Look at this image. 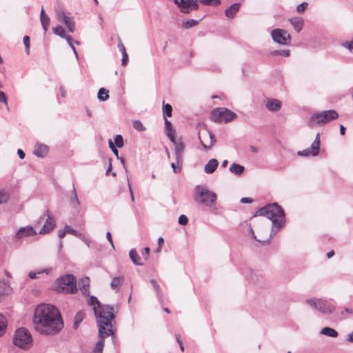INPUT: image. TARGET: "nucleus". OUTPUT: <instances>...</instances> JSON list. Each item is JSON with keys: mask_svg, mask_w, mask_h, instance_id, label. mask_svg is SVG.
<instances>
[{"mask_svg": "<svg viewBox=\"0 0 353 353\" xmlns=\"http://www.w3.org/2000/svg\"><path fill=\"white\" fill-rule=\"evenodd\" d=\"M40 21H41L42 28L44 30V32L46 33L48 31V27L50 26V17L48 16L46 17L41 19Z\"/></svg>", "mask_w": 353, "mask_h": 353, "instance_id": "40", "label": "nucleus"}, {"mask_svg": "<svg viewBox=\"0 0 353 353\" xmlns=\"http://www.w3.org/2000/svg\"><path fill=\"white\" fill-rule=\"evenodd\" d=\"M114 141L117 148H121L123 146V139L121 135H120V134L116 135L114 139Z\"/></svg>", "mask_w": 353, "mask_h": 353, "instance_id": "42", "label": "nucleus"}, {"mask_svg": "<svg viewBox=\"0 0 353 353\" xmlns=\"http://www.w3.org/2000/svg\"><path fill=\"white\" fill-rule=\"evenodd\" d=\"M306 303L324 314H332L335 310V306L326 300L312 298L307 299Z\"/></svg>", "mask_w": 353, "mask_h": 353, "instance_id": "9", "label": "nucleus"}, {"mask_svg": "<svg viewBox=\"0 0 353 353\" xmlns=\"http://www.w3.org/2000/svg\"><path fill=\"white\" fill-rule=\"evenodd\" d=\"M320 333L321 334H323V335H325V336H330V337H333V338H336V337L338 336L337 331L335 330L334 329H333L332 327H323L321 330Z\"/></svg>", "mask_w": 353, "mask_h": 353, "instance_id": "30", "label": "nucleus"}, {"mask_svg": "<svg viewBox=\"0 0 353 353\" xmlns=\"http://www.w3.org/2000/svg\"><path fill=\"white\" fill-rule=\"evenodd\" d=\"M0 101L5 105H8L7 97L3 91H0Z\"/></svg>", "mask_w": 353, "mask_h": 353, "instance_id": "56", "label": "nucleus"}, {"mask_svg": "<svg viewBox=\"0 0 353 353\" xmlns=\"http://www.w3.org/2000/svg\"><path fill=\"white\" fill-rule=\"evenodd\" d=\"M58 18L61 19L62 21L67 19L69 17L66 15V14L63 11H60L57 13Z\"/></svg>", "mask_w": 353, "mask_h": 353, "instance_id": "60", "label": "nucleus"}, {"mask_svg": "<svg viewBox=\"0 0 353 353\" xmlns=\"http://www.w3.org/2000/svg\"><path fill=\"white\" fill-rule=\"evenodd\" d=\"M273 41L283 46H288L291 42V36L287 30L283 29H274L271 32Z\"/></svg>", "mask_w": 353, "mask_h": 353, "instance_id": "10", "label": "nucleus"}, {"mask_svg": "<svg viewBox=\"0 0 353 353\" xmlns=\"http://www.w3.org/2000/svg\"><path fill=\"white\" fill-rule=\"evenodd\" d=\"M23 44L26 48V52L27 54H30V39L28 36H25L23 39Z\"/></svg>", "mask_w": 353, "mask_h": 353, "instance_id": "45", "label": "nucleus"}, {"mask_svg": "<svg viewBox=\"0 0 353 353\" xmlns=\"http://www.w3.org/2000/svg\"><path fill=\"white\" fill-rule=\"evenodd\" d=\"M236 117V114L227 108H216L210 113V119L217 123H228Z\"/></svg>", "mask_w": 353, "mask_h": 353, "instance_id": "7", "label": "nucleus"}, {"mask_svg": "<svg viewBox=\"0 0 353 353\" xmlns=\"http://www.w3.org/2000/svg\"><path fill=\"white\" fill-rule=\"evenodd\" d=\"M52 32L55 35L59 36L61 38L65 39V40L68 37H70V35L65 34L64 28L60 25L54 27L52 28Z\"/></svg>", "mask_w": 353, "mask_h": 353, "instance_id": "29", "label": "nucleus"}, {"mask_svg": "<svg viewBox=\"0 0 353 353\" xmlns=\"http://www.w3.org/2000/svg\"><path fill=\"white\" fill-rule=\"evenodd\" d=\"M194 199L205 206L212 207L215 204L217 196L216 193L209 190L207 188L197 185L195 187Z\"/></svg>", "mask_w": 353, "mask_h": 353, "instance_id": "5", "label": "nucleus"}, {"mask_svg": "<svg viewBox=\"0 0 353 353\" xmlns=\"http://www.w3.org/2000/svg\"><path fill=\"white\" fill-rule=\"evenodd\" d=\"M272 56H281L288 57L290 54V50H276L271 52Z\"/></svg>", "mask_w": 353, "mask_h": 353, "instance_id": "38", "label": "nucleus"}, {"mask_svg": "<svg viewBox=\"0 0 353 353\" xmlns=\"http://www.w3.org/2000/svg\"><path fill=\"white\" fill-rule=\"evenodd\" d=\"M8 322L6 318L0 314V337L2 336L6 331Z\"/></svg>", "mask_w": 353, "mask_h": 353, "instance_id": "34", "label": "nucleus"}, {"mask_svg": "<svg viewBox=\"0 0 353 353\" xmlns=\"http://www.w3.org/2000/svg\"><path fill=\"white\" fill-rule=\"evenodd\" d=\"M88 303L93 306V311L99 327V336H112L114 331L112 321L115 319L113 306L101 304L96 296L90 295Z\"/></svg>", "mask_w": 353, "mask_h": 353, "instance_id": "2", "label": "nucleus"}, {"mask_svg": "<svg viewBox=\"0 0 353 353\" xmlns=\"http://www.w3.org/2000/svg\"><path fill=\"white\" fill-rule=\"evenodd\" d=\"M105 336H104L103 337H100L99 336V337L100 338V340L96 343L92 353H102L103 346H104V341L103 339Z\"/></svg>", "mask_w": 353, "mask_h": 353, "instance_id": "36", "label": "nucleus"}, {"mask_svg": "<svg viewBox=\"0 0 353 353\" xmlns=\"http://www.w3.org/2000/svg\"><path fill=\"white\" fill-rule=\"evenodd\" d=\"M82 293L85 296H89L90 290H89V283L88 280L87 281V283H83L82 286L80 288Z\"/></svg>", "mask_w": 353, "mask_h": 353, "instance_id": "49", "label": "nucleus"}, {"mask_svg": "<svg viewBox=\"0 0 353 353\" xmlns=\"http://www.w3.org/2000/svg\"><path fill=\"white\" fill-rule=\"evenodd\" d=\"M109 147L111 148L112 151L117 157V158H119V156H118L119 152H118L117 149L114 147V145L111 140H109Z\"/></svg>", "mask_w": 353, "mask_h": 353, "instance_id": "58", "label": "nucleus"}, {"mask_svg": "<svg viewBox=\"0 0 353 353\" xmlns=\"http://www.w3.org/2000/svg\"><path fill=\"white\" fill-rule=\"evenodd\" d=\"M178 222H179V223L180 225H186L188 223V217L185 215L181 214L179 217Z\"/></svg>", "mask_w": 353, "mask_h": 353, "instance_id": "50", "label": "nucleus"}, {"mask_svg": "<svg viewBox=\"0 0 353 353\" xmlns=\"http://www.w3.org/2000/svg\"><path fill=\"white\" fill-rule=\"evenodd\" d=\"M32 323L35 330L46 336L55 335L63 327L59 310L51 304L38 305L34 310Z\"/></svg>", "mask_w": 353, "mask_h": 353, "instance_id": "1", "label": "nucleus"}, {"mask_svg": "<svg viewBox=\"0 0 353 353\" xmlns=\"http://www.w3.org/2000/svg\"><path fill=\"white\" fill-rule=\"evenodd\" d=\"M174 145V154L176 156V163L178 165L182 166L183 164V154L185 148L184 143L181 141V139H176L171 141Z\"/></svg>", "mask_w": 353, "mask_h": 353, "instance_id": "13", "label": "nucleus"}, {"mask_svg": "<svg viewBox=\"0 0 353 353\" xmlns=\"http://www.w3.org/2000/svg\"><path fill=\"white\" fill-rule=\"evenodd\" d=\"M346 340L350 343H353V332H352L347 336Z\"/></svg>", "mask_w": 353, "mask_h": 353, "instance_id": "64", "label": "nucleus"}, {"mask_svg": "<svg viewBox=\"0 0 353 353\" xmlns=\"http://www.w3.org/2000/svg\"><path fill=\"white\" fill-rule=\"evenodd\" d=\"M132 125L133 128L137 131L143 132L145 130V128L140 121H134Z\"/></svg>", "mask_w": 353, "mask_h": 353, "instance_id": "41", "label": "nucleus"}, {"mask_svg": "<svg viewBox=\"0 0 353 353\" xmlns=\"http://www.w3.org/2000/svg\"><path fill=\"white\" fill-rule=\"evenodd\" d=\"M77 238L83 241L88 247H90L91 241L86 238L82 233H81V236H79Z\"/></svg>", "mask_w": 353, "mask_h": 353, "instance_id": "54", "label": "nucleus"}, {"mask_svg": "<svg viewBox=\"0 0 353 353\" xmlns=\"http://www.w3.org/2000/svg\"><path fill=\"white\" fill-rule=\"evenodd\" d=\"M229 170L232 173L239 176L243 173V172L245 170V168H244V166H243L240 164L233 163L232 164H231V165L229 168Z\"/></svg>", "mask_w": 353, "mask_h": 353, "instance_id": "24", "label": "nucleus"}, {"mask_svg": "<svg viewBox=\"0 0 353 353\" xmlns=\"http://www.w3.org/2000/svg\"><path fill=\"white\" fill-rule=\"evenodd\" d=\"M128 63V55L126 53L122 54L121 65L125 66Z\"/></svg>", "mask_w": 353, "mask_h": 353, "instance_id": "57", "label": "nucleus"}, {"mask_svg": "<svg viewBox=\"0 0 353 353\" xmlns=\"http://www.w3.org/2000/svg\"><path fill=\"white\" fill-rule=\"evenodd\" d=\"M150 283L152 285L154 290H155V292L157 293V296L158 297L159 300L162 301L163 294H162V292H161L160 285L158 284L157 281L154 279H151Z\"/></svg>", "mask_w": 353, "mask_h": 353, "instance_id": "33", "label": "nucleus"}, {"mask_svg": "<svg viewBox=\"0 0 353 353\" xmlns=\"http://www.w3.org/2000/svg\"><path fill=\"white\" fill-rule=\"evenodd\" d=\"M77 281L72 274H67L58 279L59 291L74 294L77 291Z\"/></svg>", "mask_w": 353, "mask_h": 353, "instance_id": "8", "label": "nucleus"}, {"mask_svg": "<svg viewBox=\"0 0 353 353\" xmlns=\"http://www.w3.org/2000/svg\"><path fill=\"white\" fill-rule=\"evenodd\" d=\"M106 238L108 240V241L110 242V243L111 244L112 248L114 249V243H113V241H112V235H111V233L110 232H107V233H106Z\"/></svg>", "mask_w": 353, "mask_h": 353, "instance_id": "61", "label": "nucleus"}, {"mask_svg": "<svg viewBox=\"0 0 353 353\" xmlns=\"http://www.w3.org/2000/svg\"><path fill=\"white\" fill-rule=\"evenodd\" d=\"M256 213L272 221V225L277 228H282L285 221L283 209L277 203H273L260 208Z\"/></svg>", "mask_w": 353, "mask_h": 353, "instance_id": "3", "label": "nucleus"}, {"mask_svg": "<svg viewBox=\"0 0 353 353\" xmlns=\"http://www.w3.org/2000/svg\"><path fill=\"white\" fill-rule=\"evenodd\" d=\"M48 152V145L42 143H37L35 145L34 150L33 151L34 154L38 157L43 158Z\"/></svg>", "mask_w": 353, "mask_h": 353, "instance_id": "16", "label": "nucleus"}, {"mask_svg": "<svg viewBox=\"0 0 353 353\" xmlns=\"http://www.w3.org/2000/svg\"><path fill=\"white\" fill-rule=\"evenodd\" d=\"M43 272L48 273V270L47 269H43V270H39L38 272H30L28 274V276H29L30 279H34L37 278V275L38 274H40L43 273Z\"/></svg>", "mask_w": 353, "mask_h": 353, "instance_id": "47", "label": "nucleus"}, {"mask_svg": "<svg viewBox=\"0 0 353 353\" xmlns=\"http://www.w3.org/2000/svg\"><path fill=\"white\" fill-rule=\"evenodd\" d=\"M207 134L209 135L210 139V144L209 145H208L203 143V141L201 139L200 136H199V138L200 140V143L202 145V146L203 147V148H205V150H210L214 145V144L216 143V140L214 134L212 132L208 131Z\"/></svg>", "mask_w": 353, "mask_h": 353, "instance_id": "28", "label": "nucleus"}, {"mask_svg": "<svg viewBox=\"0 0 353 353\" xmlns=\"http://www.w3.org/2000/svg\"><path fill=\"white\" fill-rule=\"evenodd\" d=\"M124 281L123 276H115L112 278L110 287L112 290H115L116 292L119 291V287L121 285V283Z\"/></svg>", "mask_w": 353, "mask_h": 353, "instance_id": "25", "label": "nucleus"}, {"mask_svg": "<svg viewBox=\"0 0 353 353\" xmlns=\"http://www.w3.org/2000/svg\"><path fill=\"white\" fill-rule=\"evenodd\" d=\"M175 338H176V340L180 347V349L182 352L184 351V346H183V341L181 340V335L179 334H175Z\"/></svg>", "mask_w": 353, "mask_h": 353, "instance_id": "51", "label": "nucleus"}, {"mask_svg": "<svg viewBox=\"0 0 353 353\" xmlns=\"http://www.w3.org/2000/svg\"><path fill=\"white\" fill-rule=\"evenodd\" d=\"M200 21H201V19L200 20H195L193 19H188V20L183 22V26L185 28H189L196 26L199 23Z\"/></svg>", "mask_w": 353, "mask_h": 353, "instance_id": "39", "label": "nucleus"}, {"mask_svg": "<svg viewBox=\"0 0 353 353\" xmlns=\"http://www.w3.org/2000/svg\"><path fill=\"white\" fill-rule=\"evenodd\" d=\"M241 7L240 3L232 4L225 10V14L228 19H233L239 12Z\"/></svg>", "mask_w": 353, "mask_h": 353, "instance_id": "17", "label": "nucleus"}, {"mask_svg": "<svg viewBox=\"0 0 353 353\" xmlns=\"http://www.w3.org/2000/svg\"><path fill=\"white\" fill-rule=\"evenodd\" d=\"M97 98L100 101H107L109 99V91L104 88H101L99 90Z\"/></svg>", "mask_w": 353, "mask_h": 353, "instance_id": "31", "label": "nucleus"}, {"mask_svg": "<svg viewBox=\"0 0 353 353\" xmlns=\"http://www.w3.org/2000/svg\"><path fill=\"white\" fill-rule=\"evenodd\" d=\"M281 101L275 99H268L265 102V108L271 112H277L281 108Z\"/></svg>", "mask_w": 353, "mask_h": 353, "instance_id": "15", "label": "nucleus"}, {"mask_svg": "<svg viewBox=\"0 0 353 353\" xmlns=\"http://www.w3.org/2000/svg\"><path fill=\"white\" fill-rule=\"evenodd\" d=\"M345 312H346L350 315H352L353 310L352 308H349V307H344L343 310L341 311V315L343 316Z\"/></svg>", "mask_w": 353, "mask_h": 353, "instance_id": "62", "label": "nucleus"}, {"mask_svg": "<svg viewBox=\"0 0 353 353\" xmlns=\"http://www.w3.org/2000/svg\"><path fill=\"white\" fill-rule=\"evenodd\" d=\"M174 3L184 13H189L191 10H197L199 8L197 0H174Z\"/></svg>", "mask_w": 353, "mask_h": 353, "instance_id": "12", "label": "nucleus"}, {"mask_svg": "<svg viewBox=\"0 0 353 353\" xmlns=\"http://www.w3.org/2000/svg\"><path fill=\"white\" fill-rule=\"evenodd\" d=\"M341 46L343 47L348 49L349 50H352L353 49V41H345V42L341 43Z\"/></svg>", "mask_w": 353, "mask_h": 353, "instance_id": "53", "label": "nucleus"}, {"mask_svg": "<svg viewBox=\"0 0 353 353\" xmlns=\"http://www.w3.org/2000/svg\"><path fill=\"white\" fill-rule=\"evenodd\" d=\"M307 149L310 150V152H312V156L316 157L319 154L320 149V134L319 133L316 134L311 146Z\"/></svg>", "mask_w": 353, "mask_h": 353, "instance_id": "20", "label": "nucleus"}, {"mask_svg": "<svg viewBox=\"0 0 353 353\" xmlns=\"http://www.w3.org/2000/svg\"><path fill=\"white\" fill-rule=\"evenodd\" d=\"M219 165V161L216 159H211L204 167L206 174H212L215 172Z\"/></svg>", "mask_w": 353, "mask_h": 353, "instance_id": "19", "label": "nucleus"}, {"mask_svg": "<svg viewBox=\"0 0 353 353\" xmlns=\"http://www.w3.org/2000/svg\"><path fill=\"white\" fill-rule=\"evenodd\" d=\"M339 117L337 112L334 110H325L313 114L309 121L308 126L314 128L316 125H325Z\"/></svg>", "mask_w": 353, "mask_h": 353, "instance_id": "4", "label": "nucleus"}, {"mask_svg": "<svg viewBox=\"0 0 353 353\" xmlns=\"http://www.w3.org/2000/svg\"><path fill=\"white\" fill-rule=\"evenodd\" d=\"M129 256L133 263L136 265H143V263L141 262V257L134 249H132L129 252Z\"/></svg>", "mask_w": 353, "mask_h": 353, "instance_id": "27", "label": "nucleus"}, {"mask_svg": "<svg viewBox=\"0 0 353 353\" xmlns=\"http://www.w3.org/2000/svg\"><path fill=\"white\" fill-rule=\"evenodd\" d=\"M307 6L308 3L307 2H303L296 6V10L299 13H303L307 8Z\"/></svg>", "mask_w": 353, "mask_h": 353, "instance_id": "48", "label": "nucleus"}, {"mask_svg": "<svg viewBox=\"0 0 353 353\" xmlns=\"http://www.w3.org/2000/svg\"><path fill=\"white\" fill-rule=\"evenodd\" d=\"M165 133L168 139L170 141H174V134L175 131L172 128V125L170 121H169L166 118H165Z\"/></svg>", "mask_w": 353, "mask_h": 353, "instance_id": "23", "label": "nucleus"}, {"mask_svg": "<svg viewBox=\"0 0 353 353\" xmlns=\"http://www.w3.org/2000/svg\"><path fill=\"white\" fill-rule=\"evenodd\" d=\"M297 154H298L299 156L309 157V156L312 155V152H310V150H308L307 148V149L303 150L302 151H299L297 152Z\"/></svg>", "mask_w": 353, "mask_h": 353, "instance_id": "55", "label": "nucleus"}, {"mask_svg": "<svg viewBox=\"0 0 353 353\" xmlns=\"http://www.w3.org/2000/svg\"><path fill=\"white\" fill-rule=\"evenodd\" d=\"M289 21L297 32H299L303 29L304 20L302 17H292L289 19Z\"/></svg>", "mask_w": 353, "mask_h": 353, "instance_id": "18", "label": "nucleus"}, {"mask_svg": "<svg viewBox=\"0 0 353 353\" xmlns=\"http://www.w3.org/2000/svg\"><path fill=\"white\" fill-rule=\"evenodd\" d=\"M85 314L83 311H79L76 313L74 317V322H73V328L74 330L77 329L80 325V323L82 322L83 319L85 318Z\"/></svg>", "mask_w": 353, "mask_h": 353, "instance_id": "26", "label": "nucleus"}, {"mask_svg": "<svg viewBox=\"0 0 353 353\" xmlns=\"http://www.w3.org/2000/svg\"><path fill=\"white\" fill-rule=\"evenodd\" d=\"M8 198L9 196L6 193L0 192V205L6 203Z\"/></svg>", "mask_w": 353, "mask_h": 353, "instance_id": "52", "label": "nucleus"}, {"mask_svg": "<svg viewBox=\"0 0 353 353\" xmlns=\"http://www.w3.org/2000/svg\"><path fill=\"white\" fill-rule=\"evenodd\" d=\"M63 23L70 32H74L75 31V22L73 18L69 17L67 19L63 21Z\"/></svg>", "mask_w": 353, "mask_h": 353, "instance_id": "37", "label": "nucleus"}, {"mask_svg": "<svg viewBox=\"0 0 353 353\" xmlns=\"http://www.w3.org/2000/svg\"><path fill=\"white\" fill-rule=\"evenodd\" d=\"M70 204L71 207L74 209H79L80 202L77 196L76 188L74 185H72V190L71 192V196L70 199Z\"/></svg>", "mask_w": 353, "mask_h": 353, "instance_id": "22", "label": "nucleus"}, {"mask_svg": "<svg viewBox=\"0 0 353 353\" xmlns=\"http://www.w3.org/2000/svg\"><path fill=\"white\" fill-rule=\"evenodd\" d=\"M36 234L37 232L33 228V227L27 225L26 227L20 228L16 232L14 237L17 239H21L26 236H34Z\"/></svg>", "mask_w": 353, "mask_h": 353, "instance_id": "14", "label": "nucleus"}, {"mask_svg": "<svg viewBox=\"0 0 353 353\" xmlns=\"http://www.w3.org/2000/svg\"><path fill=\"white\" fill-rule=\"evenodd\" d=\"M65 231H66V233H69V234H71L74 236H75L76 237H78L79 236H81V232H77V230H75L74 229H73L71 226L70 225H66L65 227H64Z\"/></svg>", "mask_w": 353, "mask_h": 353, "instance_id": "44", "label": "nucleus"}, {"mask_svg": "<svg viewBox=\"0 0 353 353\" xmlns=\"http://www.w3.org/2000/svg\"><path fill=\"white\" fill-rule=\"evenodd\" d=\"M307 149L310 150V152H312V156L316 157L319 154L320 149V134L319 133L316 134L311 146Z\"/></svg>", "mask_w": 353, "mask_h": 353, "instance_id": "21", "label": "nucleus"}, {"mask_svg": "<svg viewBox=\"0 0 353 353\" xmlns=\"http://www.w3.org/2000/svg\"><path fill=\"white\" fill-rule=\"evenodd\" d=\"M171 167L174 173H179L181 172V166L178 165L176 166L175 163H172Z\"/></svg>", "mask_w": 353, "mask_h": 353, "instance_id": "59", "label": "nucleus"}, {"mask_svg": "<svg viewBox=\"0 0 353 353\" xmlns=\"http://www.w3.org/2000/svg\"><path fill=\"white\" fill-rule=\"evenodd\" d=\"M66 41H67L68 45L70 46V47L72 48V50L74 54H75L76 57L77 58L78 57V54H77L76 48H75V47L74 46V44H73V43L74 41V39H72V37H68L66 38Z\"/></svg>", "mask_w": 353, "mask_h": 353, "instance_id": "46", "label": "nucleus"}, {"mask_svg": "<svg viewBox=\"0 0 353 353\" xmlns=\"http://www.w3.org/2000/svg\"><path fill=\"white\" fill-rule=\"evenodd\" d=\"M46 216H47V219L45 221V223L39 232V234H47L55 227V222L53 218L49 214L48 210H46L43 214L40 216L39 223L43 221Z\"/></svg>", "mask_w": 353, "mask_h": 353, "instance_id": "11", "label": "nucleus"}, {"mask_svg": "<svg viewBox=\"0 0 353 353\" xmlns=\"http://www.w3.org/2000/svg\"><path fill=\"white\" fill-rule=\"evenodd\" d=\"M13 343L23 350H28L32 345V337L26 327L18 328L13 336Z\"/></svg>", "mask_w": 353, "mask_h": 353, "instance_id": "6", "label": "nucleus"}, {"mask_svg": "<svg viewBox=\"0 0 353 353\" xmlns=\"http://www.w3.org/2000/svg\"><path fill=\"white\" fill-rule=\"evenodd\" d=\"M172 107L169 103H165L163 102V113L164 119L167 117H170L172 116Z\"/></svg>", "mask_w": 353, "mask_h": 353, "instance_id": "35", "label": "nucleus"}, {"mask_svg": "<svg viewBox=\"0 0 353 353\" xmlns=\"http://www.w3.org/2000/svg\"><path fill=\"white\" fill-rule=\"evenodd\" d=\"M240 201L242 203H252V199L248 197H243L241 199Z\"/></svg>", "mask_w": 353, "mask_h": 353, "instance_id": "63", "label": "nucleus"}, {"mask_svg": "<svg viewBox=\"0 0 353 353\" xmlns=\"http://www.w3.org/2000/svg\"><path fill=\"white\" fill-rule=\"evenodd\" d=\"M11 290L10 286L7 281H0V296L8 294Z\"/></svg>", "mask_w": 353, "mask_h": 353, "instance_id": "32", "label": "nucleus"}, {"mask_svg": "<svg viewBox=\"0 0 353 353\" xmlns=\"http://www.w3.org/2000/svg\"><path fill=\"white\" fill-rule=\"evenodd\" d=\"M199 1L207 6H219L221 4L220 0H199Z\"/></svg>", "mask_w": 353, "mask_h": 353, "instance_id": "43", "label": "nucleus"}]
</instances>
